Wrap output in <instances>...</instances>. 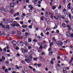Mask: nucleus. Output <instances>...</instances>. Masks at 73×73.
I'll return each mask as SVG.
<instances>
[{
  "instance_id": "nucleus-7",
  "label": "nucleus",
  "mask_w": 73,
  "mask_h": 73,
  "mask_svg": "<svg viewBox=\"0 0 73 73\" xmlns=\"http://www.w3.org/2000/svg\"><path fill=\"white\" fill-rule=\"evenodd\" d=\"M12 43L13 45H16L17 42L13 40L12 41Z\"/></svg>"
},
{
  "instance_id": "nucleus-64",
  "label": "nucleus",
  "mask_w": 73,
  "mask_h": 73,
  "mask_svg": "<svg viewBox=\"0 0 73 73\" xmlns=\"http://www.w3.org/2000/svg\"><path fill=\"white\" fill-rule=\"evenodd\" d=\"M70 37H73V34H72L71 35Z\"/></svg>"
},
{
  "instance_id": "nucleus-57",
  "label": "nucleus",
  "mask_w": 73,
  "mask_h": 73,
  "mask_svg": "<svg viewBox=\"0 0 73 73\" xmlns=\"http://www.w3.org/2000/svg\"><path fill=\"white\" fill-rule=\"evenodd\" d=\"M6 55H7L8 57H10V56H11V55H10V54H6Z\"/></svg>"
},
{
  "instance_id": "nucleus-51",
  "label": "nucleus",
  "mask_w": 73,
  "mask_h": 73,
  "mask_svg": "<svg viewBox=\"0 0 73 73\" xmlns=\"http://www.w3.org/2000/svg\"><path fill=\"white\" fill-rule=\"evenodd\" d=\"M59 9H61V5H59V6L58 7Z\"/></svg>"
},
{
  "instance_id": "nucleus-58",
  "label": "nucleus",
  "mask_w": 73,
  "mask_h": 73,
  "mask_svg": "<svg viewBox=\"0 0 73 73\" xmlns=\"http://www.w3.org/2000/svg\"><path fill=\"white\" fill-rule=\"evenodd\" d=\"M13 27H15V26H16V24H13Z\"/></svg>"
},
{
  "instance_id": "nucleus-26",
  "label": "nucleus",
  "mask_w": 73,
  "mask_h": 73,
  "mask_svg": "<svg viewBox=\"0 0 73 73\" xmlns=\"http://www.w3.org/2000/svg\"><path fill=\"white\" fill-rule=\"evenodd\" d=\"M25 69H26V70ZM27 67H24V70H25V71H26V72H27V71H28V70H27Z\"/></svg>"
},
{
  "instance_id": "nucleus-18",
  "label": "nucleus",
  "mask_w": 73,
  "mask_h": 73,
  "mask_svg": "<svg viewBox=\"0 0 73 73\" xmlns=\"http://www.w3.org/2000/svg\"><path fill=\"white\" fill-rule=\"evenodd\" d=\"M22 27V28H25L26 27H27V25H23Z\"/></svg>"
},
{
  "instance_id": "nucleus-50",
  "label": "nucleus",
  "mask_w": 73,
  "mask_h": 73,
  "mask_svg": "<svg viewBox=\"0 0 73 73\" xmlns=\"http://www.w3.org/2000/svg\"><path fill=\"white\" fill-rule=\"evenodd\" d=\"M5 72H8V70L7 69H5Z\"/></svg>"
},
{
  "instance_id": "nucleus-41",
  "label": "nucleus",
  "mask_w": 73,
  "mask_h": 73,
  "mask_svg": "<svg viewBox=\"0 0 73 73\" xmlns=\"http://www.w3.org/2000/svg\"><path fill=\"white\" fill-rule=\"evenodd\" d=\"M16 68H15V69H19V66H16Z\"/></svg>"
},
{
  "instance_id": "nucleus-55",
  "label": "nucleus",
  "mask_w": 73,
  "mask_h": 73,
  "mask_svg": "<svg viewBox=\"0 0 73 73\" xmlns=\"http://www.w3.org/2000/svg\"><path fill=\"white\" fill-rule=\"evenodd\" d=\"M54 12L56 13H58V11L57 10H55Z\"/></svg>"
},
{
  "instance_id": "nucleus-2",
  "label": "nucleus",
  "mask_w": 73,
  "mask_h": 73,
  "mask_svg": "<svg viewBox=\"0 0 73 73\" xmlns=\"http://www.w3.org/2000/svg\"><path fill=\"white\" fill-rule=\"evenodd\" d=\"M21 51L23 53V54H24L25 53H27V52H28V50H27V49H24L23 48H21Z\"/></svg>"
},
{
  "instance_id": "nucleus-19",
  "label": "nucleus",
  "mask_w": 73,
  "mask_h": 73,
  "mask_svg": "<svg viewBox=\"0 0 73 73\" xmlns=\"http://www.w3.org/2000/svg\"><path fill=\"white\" fill-rule=\"evenodd\" d=\"M62 25L63 27H66V25L64 23H62Z\"/></svg>"
},
{
  "instance_id": "nucleus-31",
  "label": "nucleus",
  "mask_w": 73,
  "mask_h": 73,
  "mask_svg": "<svg viewBox=\"0 0 73 73\" xmlns=\"http://www.w3.org/2000/svg\"><path fill=\"white\" fill-rule=\"evenodd\" d=\"M60 17H61L63 19H65V17H64V15H62V16H61Z\"/></svg>"
},
{
  "instance_id": "nucleus-33",
  "label": "nucleus",
  "mask_w": 73,
  "mask_h": 73,
  "mask_svg": "<svg viewBox=\"0 0 73 73\" xmlns=\"http://www.w3.org/2000/svg\"><path fill=\"white\" fill-rule=\"evenodd\" d=\"M71 12L72 13H73V8L72 7H71Z\"/></svg>"
},
{
  "instance_id": "nucleus-61",
  "label": "nucleus",
  "mask_w": 73,
  "mask_h": 73,
  "mask_svg": "<svg viewBox=\"0 0 73 73\" xmlns=\"http://www.w3.org/2000/svg\"><path fill=\"white\" fill-rule=\"evenodd\" d=\"M6 50H7V49H6V48H4L3 50H4V52H5L6 51Z\"/></svg>"
},
{
  "instance_id": "nucleus-1",
  "label": "nucleus",
  "mask_w": 73,
  "mask_h": 73,
  "mask_svg": "<svg viewBox=\"0 0 73 73\" xmlns=\"http://www.w3.org/2000/svg\"><path fill=\"white\" fill-rule=\"evenodd\" d=\"M27 58L28 59H25V61L27 62V63L29 64L30 62L32 61V59L33 58H32V56H29L27 57Z\"/></svg>"
},
{
  "instance_id": "nucleus-56",
  "label": "nucleus",
  "mask_w": 73,
  "mask_h": 73,
  "mask_svg": "<svg viewBox=\"0 0 73 73\" xmlns=\"http://www.w3.org/2000/svg\"><path fill=\"white\" fill-rule=\"evenodd\" d=\"M43 47L44 48H46V47H47V46H46V45H44V46H43Z\"/></svg>"
},
{
  "instance_id": "nucleus-44",
  "label": "nucleus",
  "mask_w": 73,
  "mask_h": 73,
  "mask_svg": "<svg viewBox=\"0 0 73 73\" xmlns=\"http://www.w3.org/2000/svg\"><path fill=\"white\" fill-rule=\"evenodd\" d=\"M6 37H11V36H10V35H6Z\"/></svg>"
},
{
  "instance_id": "nucleus-32",
  "label": "nucleus",
  "mask_w": 73,
  "mask_h": 73,
  "mask_svg": "<svg viewBox=\"0 0 73 73\" xmlns=\"http://www.w3.org/2000/svg\"><path fill=\"white\" fill-rule=\"evenodd\" d=\"M37 38H38L39 39H42V37H40V36H37Z\"/></svg>"
},
{
  "instance_id": "nucleus-14",
  "label": "nucleus",
  "mask_w": 73,
  "mask_h": 73,
  "mask_svg": "<svg viewBox=\"0 0 73 73\" xmlns=\"http://www.w3.org/2000/svg\"><path fill=\"white\" fill-rule=\"evenodd\" d=\"M68 16L70 20H72V15H71V14L70 13L69 14H68Z\"/></svg>"
},
{
  "instance_id": "nucleus-47",
  "label": "nucleus",
  "mask_w": 73,
  "mask_h": 73,
  "mask_svg": "<svg viewBox=\"0 0 73 73\" xmlns=\"http://www.w3.org/2000/svg\"><path fill=\"white\" fill-rule=\"evenodd\" d=\"M28 55H25V57L26 58H28Z\"/></svg>"
},
{
  "instance_id": "nucleus-37",
  "label": "nucleus",
  "mask_w": 73,
  "mask_h": 73,
  "mask_svg": "<svg viewBox=\"0 0 73 73\" xmlns=\"http://www.w3.org/2000/svg\"><path fill=\"white\" fill-rule=\"evenodd\" d=\"M2 59H3V60H5V58L4 56H2Z\"/></svg>"
},
{
  "instance_id": "nucleus-54",
  "label": "nucleus",
  "mask_w": 73,
  "mask_h": 73,
  "mask_svg": "<svg viewBox=\"0 0 73 73\" xmlns=\"http://www.w3.org/2000/svg\"><path fill=\"white\" fill-rule=\"evenodd\" d=\"M54 52H57V49H56V48H54Z\"/></svg>"
},
{
  "instance_id": "nucleus-52",
  "label": "nucleus",
  "mask_w": 73,
  "mask_h": 73,
  "mask_svg": "<svg viewBox=\"0 0 73 73\" xmlns=\"http://www.w3.org/2000/svg\"><path fill=\"white\" fill-rule=\"evenodd\" d=\"M29 68H30V69H33V67H32V66H29Z\"/></svg>"
},
{
  "instance_id": "nucleus-34",
  "label": "nucleus",
  "mask_w": 73,
  "mask_h": 73,
  "mask_svg": "<svg viewBox=\"0 0 73 73\" xmlns=\"http://www.w3.org/2000/svg\"><path fill=\"white\" fill-rule=\"evenodd\" d=\"M67 7L68 9H71V7L70 8V6H67Z\"/></svg>"
},
{
  "instance_id": "nucleus-24",
  "label": "nucleus",
  "mask_w": 73,
  "mask_h": 73,
  "mask_svg": "<svg viewBox=\"0 0 73 73\" xmlns=\"http://www.w3.org/2000/svg\"><path fill=\"white\" fill-rule=\"evenodd\" d=\"M17 43H19V44H24V42H20V41H18L17 42Z\"/></svg>"
},
{
  "instance_id": "nucleus-5",
  "label": "nucleus",
  "mask_w": 73,
  "mask_h": 73,
  "mask_svg": "<svg viewBox=\"0 0 73 73\" xmlns=\"http://www.w3.org/2000/svg\"><path fill=\"white\" fill-rule=\"evenodd\" d=\"M63 44V43L62 42H60L59 43H58V46H62Z\"/></svg>"
},
{
  "instance_id": "nucleus-4",
  "label": "nucleus",
  "mask_w": 73,
  "mask_h": 73,
  "mask_svg": "<svg viewBox=\"0 0 73 73\" xmlns=\"http://www.w3.org/2000/svg\"><path fill=\"white\" fill-rule=\"evenodd\" d=\"M19 1H16V0H13V3H14V4H16V3H17V4H19Z\"/></svg>"
},
{
  "instance_id": "nucleus-62",
  "label": "nucleus",
  "mask_w": 73,
  "mask_h": 73,
  "mask_svg": "<svg viewBox=\"0 0 73 73\" xmlns=\"http://www.w3.org/2000/svg\"><path fill=\"white\" fill-rule=\"evenodd\" d=\"M23 32H25V29H23L22 30Z\"/></svg>"
},
{
  "instance_id": "nucleus-39",
  "label": "nucleus",
  "mask_w": 73,
  "mask_h": 73,
  "mask_svg": "<svg viewBox=\"0 0 73 73\" xmlns=\"http://www.w3.org/2000/svg\"><path fill=\"white\" fill-rule=\"evenodd\" d=\"M38 58L40 60H41L42 58V57L41 56H40Z\"/></svg>"
},
{
  "instance_id": "nucleus-59",
  "label": "nucleus",
  "mask_w": 73,
  "mask_h": 73,
  "mask_svg": "<svg viewBox=\"0 0 73 73\" xmlns=\"http://www.w3.org/2000/svg\"><path fill=\"white\" fill-rule=\"evenodd\" d=\"M59 36L60 37H63V35L61 34H60V35H59Z\"/></svg>"
},
{
  "instance_id": "nucleus-25",
  "label": "nucleus",
  "mask_w": 73,
  "mask_h": 73,
  "mask_svg": "<svg viewBox=\"0 0 73 73\" xmlns=\"http://www.w3.org/2000/svg\"><path fill=\"white\" fill-rule=\"evenodd\" d=\"M25 34L26 36V37H27V36H28V35H29V34H28V33L27 32H26L25 33Z\"/></svg>"
},
{
  "instance_id": "nucleus-42",
  "label": "nucleus",
  "mask_w": 73,
  "mask_h": 73,
  "mask_svg": "<svg viewBox=\"0 0 73 73\" xmlns=\"http://www.w3.org/2000/svg\"><path fill=\"white\" fill-rule=\"evenodd\" d=\"M48 51L49 52H50V51H52V49H51V48H49L48 49Z\"/></svg>"
},
{
  "instance_id": "nucleus-11",
  "label": "nucleus",
  "mask_w": 73,
  "mask_h": 73,
  "mask_svg": "<svg viewBox=\"0 0 73 73\" xmlns=\"http://www.w3.org/2000/svg\"><path fill=\"white\" fill-rule=\"evenodd\" d=\"M66 68H64L63 69V72L64 73H67V72H66Z\"/></svg>"
},
{
  "instance_id": "nucleus-10",
  "label": "nucleus",
  "mask_w": 73,
  "mask_h": 73,
  "mask_svg": "<svg viewBox=\"0 0 73 73\" xmlns=\"http://www.w3.org/2000/svg\"><path fill=\"white\" fill-rule=\"evenodd\" d=\"M19 15V13H16L15 15H14V17H16V16H18Z\"/></svg>"
},
{
  "instance_id": "nucleus-23",
  "label": "nucleus",
  "mask_w": 73,
  "mask_h": 73,
  "mask_svg": "<svg viewBox=\"0 0 73 73\" xmlns=\"http://www.w3.org/2000/svg\"><path fill=\"white\" fill-rule=\"evenodd\" d=\"M28 42H31L32 41V39L31 38H29L28 39Z\"/></svg>"
},
{
  "instance_id": "nucleus-38",
  "label": "nucleus",
  "mask_w": 73,
  "mask_h": 73,
  "mask_svg": "<svg viewBox=\"0 0 73 73\" xmlns=\"http://www.w3.org/2000/svg\"><path fill=\"white\" fill-rule=\"evenodd\" d=\"M33 42H37V40L36 39H33Z\"/></svg>"
},
{
  "instance_id": "nucleus-22",
  "label": "nucleus",
  "mask_w": 73,
  "mask_h": 73,
  "mask_svg": "<svg viewBox=\"0 0 73 73\" xmlns=\"http://www.w3.org/2000/svg\"><path fill=\"white\" fill-rule=\"evenodd\" d=\"M10 9L11 10L10 11L11 13H13V12H14V11H13V9H12V8H10Z\"/></svg>"
},
{
  "instance_id": "nucleus-45",
  "label": "nucleus",
  "mask_w": 73,
  "mask_h": 73,
  "mask_svg": "<svg viewBox=\"0 0 73 73\" xmlns=\"http://www.w3.org/2000/svg\"><path fill=\"white\" fill-rule=\"evenodd\" d=\"M16 27H19V26H20V25H19V23L17 24L16 25Z\"/></svg>"
},
{
  "instance_id": "nucleus-35",
  "label": "nucleus",
  "mask_w": 73,
  "mask_h": 73,
  "mask_svg": "<svg viewBox=\"0 0 73 73\" xmlns=\"http://www.w3.org/2000/svg\"><path fill=\"white\" fill-rule=\"evenodd\" d=\"M56 9V6H54L53 7H52V9L54 10V9Z\"/></svg>"
},
{
  "instance_id": "nucleus-27",
  "label": "nucleus",
  "mask_w": 73,
  "mask_h": 73,
  "mask_svg": "<svg viewBox=\"0 0 73 73\" xmlns=\"http://www.w3.org/2000/svg\"><path fill=\"white\" fill-rule=\"evenodd\" d=\"M64 60H67V58H66V55H64Z\"/></svg>"
},
{
  "instance_id": "nucleus-40",
  "label": "nucleus",
  "mask_w": 73,
  "mask_h": 73,
  "mask_svg": "<svg viewBox=\"0 0 73 73\" xmlns=\"http://www.w3.org/2000/svg\"><path fill=\"white\" fill-rule=\"evenodd\" d=\"M32 6L31 5H29V6H28V7L29 8H32Z\"/></svg>"
},
{
  "instance_id": "nucleus-13",
  "label": "nucleus",
  "mask_w": 73,
  "mask_h": 73,
  "mask_svg": "<svg viewBox=\"0 0 73 73\" xmlns=\"http://www.w3.org/2000/svg\"><path fill=\"white\" fill-rule=\"evenodd\" d=\"M68 40H66V41H64V42L63 43V44L64 45H66V44H67V43L68 42Z\"/></svg>"
},
{
  "instance_id": "nucleus-20",
  "label": "nucleus",
  "mask_w": 73,
  "mask_h": 73,
  "mask_svg": "<svg viewBox=\"0 0 73 73\" xmlns=\"http://www.w3.org/2000/svg\"><path fill=\"white\" fill-rule=\"evenodd\" d=\"M48 14H49V13L48 12H46V14L45 15V16L46 17H48Z\"/></svg>"
},
{
  "instance_id": "nucleus-15",
  "label": "nucleus",
  "mask_w": 73,
  "mask_h": 73,
  "mask_svg": "<svg viewBox=\"0 0 73 73\" xmlns=\"http://www.w3.org/2000/svg\"><path fill=\"white\" fill-rule=\"evenodd\" d=\"M0 33H1V35H3L4 36H5V33L3 32H1V31H0Z\"/></svg>"
},
{
  "instance_id": "nucleus-48",
  "label": "nucleus",
  "mask_w": 73,
  "mask_h": 73,
  "mask_svg": "<svg viewBox=\"0 0 73 73\" xmlns=\"http://www.w3.org/2000/svg\"><path fill=\"white\" fill-rule=\"evenodd\" d=\"M3 10V12H7V11L5 10V9H3L2 10Z\"/></svg>"
},
{
  "instance_id": "nucleus-28",
  "label": "nucleus",
  "mask_w": 73,
  "mask_h": 73,
  "mask_svg": "<svg viewBox=\"0 0 73 73\" xmlns=\"http://www.w3.org/2000/svg\"><path fill=\"white\" fill-rule=\"evenodd\" d=\"M21 62L22 64H25V62L23 60H22Z\"/></svg>"
},
{
  "instance_id": "nucleus-17",
  "label": "nucleus",
  "mask_w": 73,
  "mask_h": 73,
  "mask_svg": "<svg viewBox=\"0 0 73 73\" xmlns=\"http://www.w3.org/2000/svg\"><path fill=\"white\" fill-rule=\"evenodd\" d=\"M63 11L64 13H66V9H65V8L64 9Z\"/></svg>"
},
{
  "instance_id": "nucleus-29",
  "label": "nucleus",
  "mask_w": 73,
  "mask_h": 73,
  "mask_svg": "<svg viewBox=\"0 0 73 73\" xmlns=\"http://www.w3.org/2000/svg\"><path fill=\"white\" fill-rule=\"evenodd\" d=\"M15 20H20V18L19 17H17L16 18H15Z\"/></svg>"
},
{
  "instance_id": "nucleus-9",
  "label": "nucleus",
  "mask_w": 73,
  "mask_h": 73,
  "mask_svg": "<svg viewBox=\"0 0 73 73\" xmlns=\"http://www.w3.org/2000/svg\"><path fill=\"white\" fill-rule=\"evenodd\" d=\"M24 44L25 45H26V46H28V45H29L28 42L25 41Z\"/></svg>"
},
{
  "instance_id": "nucleus-36",
  "label": "nucleus",
  "mask_w": 73,
  "mask_h": 73,
  "mask_svg": "<svg viewBox=\"0 0 73 73\" xmlns=\"http://www.w3.org/2000/svg\"><path fill=\"white\" fill-rule=\"evenodd\" d=\"M40 35L41 36H42V37H43V36H44V35H43V33L42 32L41 33Z\"/></svg>"
},
{
  "instance_id": "nucleus-60",
  "label": "nucleus",
  "mask_w": 73,
  "mask_h": 73,
  "mask_svg": "<svg viewBox=\"0 0 73 73\" xmlns=\"http://www.w3.org/2000/svg\"><path fill=\"white\" fill-rule=\"evenodd\" d=\"M56 66H58L59 67V66H60V65L59 64H58L56 65Z\"/></svg>"
},
{
  "instance_id": "nucleus-6",
  "label": "nucleus",
  "mask_w": 73,
  "mask_h": 73,
  "mask_svg": "<svg viewBox=\"0 0 73 73\" xmlns=\"http://www.w3.org/2000/svg\"><path fill=\"white\" fill-rule=\"evenodd\" d=\"M70 31H68L66 33V36L68 37V36H70Z\"/></svg>"
},
{
  "instance_id": "nucleus-30",
  "label": "nucleus",
  "mask_w": 73,
  "mask_h": 73,
  "mask_svg": "<svg viewBox=\"0 0 73 73\" xmlns=\"http://www.w3.org/2000/svg\"><path fill=\"white\" fill-rule=\"evenodd\" d=\"M29 28H32V25H30L29 26H28Z\"/></svg>"
},
{
  "instance_id": "nucleus-49",
  "label": "nucleus",
  "mask_w": 73,
  "mask_h": 73,
  "mask_svg": "<svg viewBox=\"0 0 73 73\" xmlns=\"http://www.w3.org/2000/svg\"><path fill=\"white\" fill-rule=\"evenodd\" d=\"M56 28H57V26L56 25L55 26V27H54V28H53V29H56Z\"/></svg>"
},
{
  "instance_id": "nucleus-46",
  "label": "nucleus",
  "mask_w": 73,
  "mask_h": 73,
  "mask_svg": "<svg viewBox=\"0 0 73 73\" xmlns=\"http://www.w3.org/2000/svg\"><path fill=\"white\" fill-rule=\"evenodd\" d=\"M37 58H38L37 57H36V58H34L33 60H37Z\"/></svg>"
},
{
  "instance_id": "nucleus-16",
  "label": "nucleus",
  "mask_w": 73,
  "mask_h": 73,
  "mask_svg": "<svg viewBox=\"0 0 73 73\" xmlns=\"http://www.w3.org/2000/svg\"><path fill=\"white\" fill-rule=\"evenodd\" d=\"M6 28L7 29H9V25H7L6 26Z\"/></svg>"
},
{
  "instance_id": "nucleus-53",
  "label": "nucleus",
  "mask_w": 73,
  "mask_h": 73,
  "mask_svg": "<svg viewBox=\"0 0 73 73\" xmlns=\"http://www.w3.org/2000/svg\"><path fill=\"white\" fill-rule=\"evenodd\" d=\"M72 61L70 60L69 61V64H71V63H72Z\"/></svg>"
},
{
  "instance_id": "nucleus-8",
  "label": "nucleus",
  "mask_w": 73,
  "mask_h": 73,
  "mask_svg": "<svg viewBox=\"0 0 73 73\" xmlns=\"http://www.w3.org/2000/svg\"><path fill=\"white\" fill-rule=\"evenodd\" d=\"M55 15L57 17H61V15H60V14H55Z\"/></svg>"
},
{
  "instance_id": "nucleus-63",
  "label": "nucleus",
  "mask_w": 73,
  "mask_h": 73,
  "mask_svg": "<svg viewBox=\"0 0 73 73\" xmlns=\"http://www.w3.org/2000/svg\"><path fill=\"white\" fill-rule=\"evenodd\" d=\"M51 64H53V60L51 61Z\"/></svg>"
},
{
  "instance_id": "nucleus-43",
  "label": "nucleus",
  "mask_w": 73,
  "mask_h": 73,
  "mask_svg": "<svg viewBox=\"0 0 73 73\" xmlns=\"http://www.w3.org/2000/svg\"><path fill=\"white\" fill-rule=\"evenodd\" d=\"M41 20H44V16H42L41 17Z\"/></svg>"
},
{
  "instance_id": "nucleus-3",
  "label": "nucleus",
  "mask_w": 73,
  "mask_h": 73,
  "mask_svg": "<svg viewBox=\"0 0 73 73\" xmlns=\"http://www.w3.org/2000/svg\"><path fill=\"white\" fill-rule=\"evenodd\" d=\"M10 6L12 8V9H14V7H13L15 6V5L13 3H12L10 4Z\"/></svg>"
},
{
  "instance_id": "nucleus-21",
  "label": "nucleus",
  "mask_w": 73,
  "mask_h": 73,
  "mask_svg": "<svg viewBox=\"0 0 73 73\" xmlns=\"http://www.w3.org/2000/svg\"><path fill=\"white\" fill-rule=\"evenodd\" d=\"M7 23H10V22H11V20L9 19H7Z\"/></svg>"
},
{
  "instance_id": "nucleus-12",
  "label": "nucleus",
  "mask_w": 73,
  "mask_h": 73,
  "mask_svg": "<svg viewBox=\"0 0 73 73\" xmlns=\"http://www.w3.org/2000/svg\"><path fill=\"white\" fill-rule=\"evenodd\" d=\"M33 9V7H32L29 10V12L30 13L32 12V9Z\"/></svg>"
}]
</instances>
